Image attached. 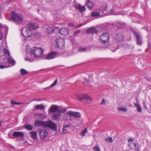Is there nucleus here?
I'll list each match as a JSON object with an SVG mask.
<instances>
[{"instance_id":"f257e3e1","label":"nucleus","mask_w":151,"mask_h":151,"mask_svg":"<svg viewBox=\"0 0 151 151\" xmlns=\"http://www.w3.org/2000/svg\"><path fill=\"white\" fill-rule=\"evenodd\" d=\"M26 52L29 54V55L35 59L40 58L43 52V50L41 47H33L30 48L29 46L26 47Z\"/></svg>"},{"instance_id":"f03ea898","label":"nucleus","mask_w":151,"mask_h":151,"mask_svg":"<svg viewBox=\"0 0 151 151\" xmlns=\"http://www.w3.org/2000/svg\"><path fill=\"white\" fill-rule=\"evenodd\" d=\"M11 19L16 22H21L23 20L22 16L14 12H13L12 13Z\"/></svg>"},{"instance_id":"7ed1b4c3","label":"nucleus","mask_w":151,"mask_h":151,"mask_svg":"<svg viewBox=\"0 0 151 151\" xmlns=\"http://www.w3.org/2000/svg\"><path fill=\"white\" fill-rule=\"evenodd\" d=\"M57 52L56 51H52L49 52L46 55H44L42 56L43 59L51 60L57 57Z\"/></svg>"},{"instance_id":"20e7f679","label":"nucleus","mask_w":151,"mask_h":151,"mask_svg":"<svg viewBox=\"0 0 151 151\" xmlns=\"http://www.w3.org/2000/svg\"><path fill=\"white\" fill-rule=\"evenodd\" d=\"M114 41L117 42H122L124 38V35L120 32L116 33L114 36Z\"/></svg>"},{"instance_id":"39448f33","label":"nucleus","mask_w":151,"mask_h":151,"mask_svg":"<svg viewBox=\"0 0 151 151\" xmlns=\"http://www.w3.org/2000/svg\"><path fill=\"white\" fill-rule=\"evenodd\" d=\"M22 35L26 37H30L32 36V33L30 29L27 27H23L21 32Z\"/></svg>"},{"instance_id":"423d86ee","label":"nucleus","mask_w":151,"mask_h":151,"mask_svg":"<svg viewBox=\"0 0 151 151\" xmlns=\"http://www.w3.org/2000/svg\"><path fill=\"white\" fill-rule=\"evenodd\" d=\"M45 127L49 128L54 131H56L57 130L56 124L54 122L50 121L45 122Z\"/></svg>"},{"instance_id":"0eeeda50","label":"nucleus","mask_w":151,"mask_h":151,"mask_svg":"<svg viewBox=\"0 0 151 151\" xmlns=\"http://www.w3.org/2000/svg\"><path fill=\"white\" fill-rule=\"evenodd\" d=\"M56 47L60 49H63L65 46V41L63 39H57L56 40Z\"/></svg>"},{"instance_id":"6e6552de","label":"nucleus","mask_w":151,"mask_h":151,"mask_svg":"<svg viewBox=\"0 0 151 151\" xmlns=\"http://www.w3.org/2000/svg\"><path fill=\"white\" fill-rule=\"evenodd\" d=\"M109 38V35L107 33H105L102 34L99 37L101 42L105 43L108 42Z\"/></svg>"},{"instance_id":"1a4fd4ad","label":"nucleus","mask_w":151,"mask_h":151,"mask_svg":"<svg viewBox=\"0 0 151 151\" xmlns=\"http://www.w3.org/2000/svg\"><path fill=\"white\" fill-rule=\"evenodd\" d=\"M133 33L137 38L136 43L137 45H141L142 44V40L140 34L138 32L135 31H134Z\"/></svg>"},{"instance_id":"9d476101","label":"nucleus","mask_w":151,"mask_h":151,"mask_svg":"<svg viewBox=\"0 0 151 151\" xmlns=\"http://www.w3.org/2000/svg\"><path fill=\"white\" fill-rule=\"evenodd\" d=\"M98 32V30L95 27H91L87 29L86 30V32L87 34H96Z\"/></svg>"},{"instance_id":"9b49d317","label":"nucleus","mask_w":151,"mask_h":151,"mask_svg":"<svg viewBox=\"0 0 151 151\" xmlns=\"http://www.w3.org/2000/svg\"><path fill=\"white\" fill-rule=\"evenodd\" d=\"M77 98L80 100H82L83 99H90L91 101V99L90 96H88L87 94L83 95L79 94L77 96Z\"/></svg>"},{"instance_id":"f8f14e48","label":"nucleus","mask_w":151,"mask_h":151,"mask_svg":"<svg viewBox=\"0 0 151 151\" xmlns=\"http://www.w3.org/2000/svg\"><path fill=\"white\" fill-rule=\"evenodd\" d=\"M45 122L40 120H35L34 123V126L35 127H39L41 126L43 127H45Z\"/></svg>"},{"instance_id":"ddd939ff","label":"nucleus","mask_w":151,"mask_h":151,"mask_svg":"<svg viewBox=\"0 0 151 151\" xmlns=\"http://www.w3.org/2000/svg\"><path fill=\"white\" fill-rule=\"evenodd\" d=\"M12 136L14 137H20L23 138L24 137V134L22 132L15 131L13 134Z\"/></svg>"},{"instance_id":"4468645a","label":"nucleus","mask_w":151,"mask_h":151,"mask_svg":"<svg viewBox=\"0 0 151 151\" xmlns=\"http://www.w3.org/2000/svg\"><path fill=\"white\" fill-rule=\"evenodd\" d=\"M59 30L60 33L63 35L67 36L69 34V29L67 28H62Z\"/></svg>"},{"instance_id":"2eb2a0df","label":"nucleus","mask_w":151,"mask_h":151,"mask_svg":"<svg viewBox=\"0 0 151 151\" xmlns=\"http://www.w3.org/2000/svg\"><path fill=\"white\" fill-rule=\"evenodd\" d=\"M67 113L69 114V116L71 117V116L76 117H79L80 116V113L78 112H73L72 111H68Z\"/></svg>"},{"instance_id":"dca6fc26","label":"nucleus","mask_w":151,"mask_h":151,"mask_svg":"<svg viewBox=\"0 0 151 151\" xmlns=\"http://www.w3.org/2000/svg\"><path fill=\"white\" fill-rule=\"evenodd\" d=\"M47 135V132L46 130L42 129L40 133V138L41 139H44Z\"/></svg>"},{"instance_id":"f3484780","label":"nucleus","mask_w":151,"mask_h":151,"mask_svg":"<svg viewBox=\"0 0 151 151\" xmlns=\"http://www.w3.org/2000/svg\"><path fill=\"white\" fill-rule=\"evenodd\" d=\"M28 26L30 29H36L38 28V25L35 23H29L28 24Z\"/></svg>"},{"instance_id":"a211bd4d","label":"nucleus","mask_w":151,"mask_h":151,"mask_svg":"<svg viewBox=\"0 0 151 151\" xmlns=\"http://www.w3.org/2000/svg\"><path fill=\"white\" fill-rule=\"evenodd\" d=\"M58 106L55 105H52L48 111L51 112L55 113L58 110Z\"/></svg>"},{"instance_id":"6ab92c4d","label":"nucleus","mask_w":151,"mask_h":151,"mask_svg":"<svg viewBox=\"0 0 151 151\" xmlns=\"http://www.w3.org/2000/svg\"><path fill=\"white\" fill-rule=\"evenodd\" d=\"M86 5L89 8V9L90 10V9L93 6V4L90 0H88L86 1Z\"/></svg>"},{"instance_id":"aec40b11","label":"nucleus","mask_w":151,"mask_h":151,"mask_svg":"<svg viewBox=\"0 0 151 151\" xmlns=\"http://www.w3.org/2000/svg\"><path fill=\"white\" fill-rule=\"evenodd\" d=\"M29 135L34 140H35L37 139V133L36 132L32 131L30 133Z\"/></svg>"},{"instance_id":"412c9836","label":"nucleus","mask_w":151,"mask_h":151,"mask_svg":"<svg viewBox=\"0 0 151 151\" xmlns=\"http://www.w3.org/2000/svg\"><path fill=\"white\" fill-rule=\"evenodd\" d=\"M67 111L66 108H65L63 109L62 107L59 106H58V110L57 111L59 113H64Z\"/></svg>"},{"instance_id":"4be33fe9","label":"nucleus","mask_w":151,"mask_h":151,"mask_svg":"<svg viewBox=\"0 0 151 151\" xmlns=\"http://www.w3.org/2000/svg\"><path fill=\"white\" fill-rule=\"evenodd\" d=\"M61 115L59 114H55L52 116V118L54 120L58 121L60 119Z\"/></svg>"},{"instance_id":"5701e85b","label":"nucleus","mask_w":151,"mask_h":151,"mask_svg":"<svg viewBox=\"0 0 151 151\" xmlns=\"http://www.w3.org/2000/svg\"><path fill=\"white\" fill-rule=\"evenodd\" d=\"M125 25L124 23H121V22H118L116 24V26L119 29H122Z\"/></svg>"},{"instance_id":"b1692460","label":"nucleus","mask_w":151,"mask_h":151,"mask_svg":"<svg viewBox=\"0 0 151 151\" xmlns=\"http://www.w3.org/2000/svg\"><path fill=\"white\" fill-rule=\"evenodd\" d=\"M54 27H48L46 29V33L48 34H50L54 32Z\"/></svg>"},{"instance_id":"393cba45","label":"nucleus","mask_w":151,"mask_h":151,"mask_svg":"<svg viewBox=\"0 0 151 151\" xmlns=\"http://www.w3.org/2000/svg\"><path fill=\"white\" fill-rule=\"evenodd\" d=\"M76 7L80 11H84L86 10V8L84 6H81L80 5L76 6Z\"/></svg>"},{"instance_id":"a878e982","label":"nucleus","mask_w":151,"mask_h":151,"mask_svg":"<svg viewBox=\"0 0 151 151\" xmlns=\"http://www.w3.org/2000/svg\"><path fill=\"white\" fill-rule=\"evenodd\" d=\"M99 16H100V13L97 12H92L91 14V16L95 18Z\"/></svg>"},{"instance_id":"bb28decb","label":"nucleus","mask_w":151,"mask_h":151,"mask_svg":"<svg viewBox=\"0 0 151 151\" xmlns=\"http://www.w3.org/2000/svg\"><path fill=\"white\" fill-rule=\"evenodd\" d=\"M24 128L28 130H31L33 129V126L30 124L24 125Z\"/></svg>"},{"instance_id":"cd10ccee","label":"nucleus","mask_w":151,"mask_h":151,"mask_svg":"<svg viewBox=\"0 0 151 151\" xmlns=\"http://www.w3.org/2000/svg\"><path fill=\"white\" fill-rule=\"evenodd\" d=\"M58 82V79H56L55 81H54V83L51 84L50 86L47 87H46L44 89H50L51 87H52L55 86L56 84Z\"/></svg>"},{"instance_id":"c85d7f7f","label":"nucleus","mask_w":151,"mask_h":151,"mask_svg":"<svg viewBox=\"0 0 151 151\" xmlns=\"http://www.w3.org/2000/svg\"><path fill=\"white\" fill-rule=\"evenodd\" d=\"M35 114L37 116H38L39 119H44L45 118V115L42 114L36 113Z\"/></svg>"},{"instance_id":"c756f323","label":"nucleus","mask_w":151,"mask_h":151,"mask_svg":"<svg viewBox=\"0 0 151 151\" xmlns=\"http://www.w3.org/2000/svg\"><path fill=\"white\" fill-rule=\"evenodd\" d=\"M134 106L137 108V111L138 112H141L142 111L141 107L137 103H135L134 104Z\"/></svg>"},{"instance_id":"7c9ffc66","label":"nucleus","mask_w":151,"mask_h":151,"mask_svg":"<svg viewBox=\"0 0 151 151\" xmlns=\"http://www.w3.org/2000/svg\"><path fill=\"white\" fill-rule=\"evenodd\" d=\"M45 108L44 106L42 104H37L35 106V108L37 109L42 110Z\"/></svg>"},{"instance_id":"2f4dec72","label":"nucleus","mask_w":151,"mask_h":151,"mask_svg":"<svg viewBox=\"0 0 151 151\" xmlns=\"http://www.w3.org/2000/svg\"><path fill=\"white\" fill-rule=\"evenodd\" d=\"M20 73L22 75H24L28 73V72L24 69L22 68L20 69Z\"/></svg>"},{"instance_id":"473e14b6","label":"nucleus","mask_w":151,"mask_h":151,"mask_svg":"<svg viewBox=\"0 0 151 151\" xmlns=\"http://www.w3.org/2000/svg\"><path fill=\"white\" fill-rule=\"evenodd\" d=\"M87 132V128H86L84 130H83L81 133L80 134V135L82 137H83L85 135V134Z\"/></svg>"},{"instance_id":"72a5a7b5","label":"nucleus","mask_w":151,"mask_h":151,"mask_svg":"<svg viewBox=\"0 0 151 151\" xmlns=\"http://www.w3.org/2000/svg\"><path fill=\"white\" fill-rule=\"evenodd\" d=\"M132 144L133 145V146L134 147L135 149L137 151H139V148L138 147V145L132 142Z\"/></svg>"},{"instance_id":"f704fd0d","label":"nucleus","mask_w":151,"mask_h":151,"mask_svg":"<svg viewBox=\"0 0 151 151\" xmlns=\"http://www.w3.org/2000/svg\"><path fill=\"white\" fill-rule=\"evenodd\" d=\"M4 53L6 57H9L10 55V53L9 51L6 49L4 50Z\"/></svg>"},{"instance_id":"c9c22d12","label":"nucleus","mask_w":151,"mask_h":151,"mask_svg":"<svg viewBox=\"0 0 151 151\" xmlns=\"http://www.w3.org/2000/svg\"><path fill=\"white\" fill-rule=\"evenodd\" d=\"M11 104L12 105L16 104L18 105H19L22 104V103H20L19 102L14 101L12 100H11Z\"/></svg>"},{"instance_id":"e433bc0d","label":"nucleus","mask_w":151,"mask_h":151,"mask_svg":"<svg viewBox=\"0 0 151 151\" xmlns=\"http://www.w3.org/2000/svg\"><path fill=\"white\" fill-rule=\"evenodd\" d=\"M118 109L119 111H121L123 112L126 111H127V109L126 107L118 108Z\"/></svg>"},{"instance_id":"4c0bfd02","label":"nucleus","mask_w":151,"mask_h":151,"mask_svg":"<svg viewBox=\"0 0 151 151\" xmlns=\"http://www.w3.org/2000/svg\"><path fill=\"white\" fill-rule=\"evenodd\" d=\"M118 45H116L115 44V46H114V47H110V49L111 50H112L113 52H115L117 49H118V48H117L116 47H115L116 46Z\"/></svg>"},{"instance_id":"58836bf2","label":"nucleus","mask_w":151,"mask_h":151,"mask_svg":"<svg viewBox=\"0 0 151 151\" xmlns=\"http://www.w3.org/2000/svg\"><path fill=\"white\" fill-rule=\"evenodd\" d=\"M68 114H69L67 112L65 114L63 117L64 119L65 120H68L69 119V117L68 116Z\"/></svg>"},{"instance_id":"ea45409f","label":"nucleus","mask_w":151,"mask_h":151,"mask_svg":"<svg viewBox=\"0 0 151 151\" xmlns=\"http://www.w3.org/2000/svg\"><path fill=\"white\" fill-rule=\"evenodd\" d=\"M34 36L35 38H38L41 36V34L39 32H35L34 34Z\"/></svg>"},{"instance_id":"a19ab883","label":"nucleus","mask_w":151,"mask_h":151,"mask_svg":"<svg viewBox=\"0 0 151 151\" xmlns=\"http://www.w3.org/2000/svg\"><path fill=\"white\" fill-rule=\"evenodd\" d=\"M87 50V49L85 48H80L79 49V51L81 52H86Z\"/></svg>"},{"instance_id":"79ce46f5","label":"nucleus","mask_w":151,"mask_h":151,"mask_svg":"<svg viewBox=\"0 0 151 151\" xmlns=\"http://www.w3.org/2000/svg\"><path fill=\"white\" fill-rule=\"evenodd\" d=\"M7 61L9 63H10L12 64H14L15 62V61L13 59H12L10 58L8 59Z\"/></svg>"},{"instance_id":"37998d69","label":"nucleus","mask_w":151,"mask_h":151,"mask_svg":"<svg viewBox=\"0 0 151 151\" xmlns=\"http://www.w3.org/2000/svg\"><path fill=\"white\" fill-rule=\"evenodd\" d=\"M93 149L95 151H101L100 149L98 146L94 147L93 148Z\"/></svg>"},{"instance_id":"c03bdc74","label":"nucleus","mask_w":151,"mask_h":151,"mask_svg":"<svg viewBox=\"0 0 151 151\" xmlns=\"http://www.w3.org/2000/svg\"><path fill=\"white\" fill-rule=\"evenodd\" d=\"M105 140L106 141L110 142L111 143H112L113 142V140L112 138L111 137L106 138L105 139Z\"/></svg>"},{"instance_id":"a18cd8bd","label":"nucleus","mask_w":151,"mask_h":151,"mask_svg":"<svg viewBox=\"0 0 151 151\" xmlns=\"http://www.w3.org/2000/svg\"><path fill=\"white\" fill-rule=\"evenodd\" d=\"M81 32V31L80 29H78V30H76L74 33V35H76V34L78 33H80Z\"/></svg>"},{"instance_id":"49530a36","label":"nucleus","mask_w":151,"mask_h":151,"mask_svg":"<svg viewBox=\"0 0 151 151\" xmlns=\"http://www.w3.org/2000/svg\"><path fill=\"white\" fill-rule=\"evenodd\" d=\"M105 101L104 99H102L101 102V105H103L105 104Z\"/></svg>"},{"instance_id":"de8ad7c7","label":"nucleus","mask_w":151,"mask_h":151,"mask_svg":"<svg viewBox=\"0 0 151 151\" xmlns=\"http://www.w3.org/2000/svg\"><path fill=\"white\" fill-rule=\"evenodd\" d=\"M6 68V66L4 65H0V69H3Z\"/></svg>"},{"instance_id":"09e8293b","label":"nucleus","mask_w":151,"mask_h":151,"mask_svg":"<svg viewBox=\"0 0 151 151\" xmlns=\"http://www.w3.org/2000/svg\"><path fill=\"white\" fill-rule=\"evenodd\" d=\"M2 33L1 32V31H0V40L2 38Z\"/></svg>"},{"instance_id":"8fccbe9b","label":"nucleus","mask_w":151,"mask_h":151,"mask_svg":"<svg viewBox=\"0 0 151 151\" xmlns=\"http://www.w3.org/2000/svg\"><path fill=\"white\" fill-rule=\"evenodd\" d=\"M132 145L133 146V145L132 144V143H130V144H128V146L131 148H133V147H132Z\"/></svg>"},{"instance_id":"3c124183","label":"nucleus","mask_w":151,"mask_h":151,"mask_svg":"<svg viewBox=\"0 0 151 151\" xmlns=\"http://www.w3.org/2000/svg\"><path fill=\"white\" fill-rule=\"evenodd\" d=\"M8 136L9 137V138H11V139H13V137H14L12 135V136H11V134H10V133H9V134H8Z\"/></svg>"},{"instance_id":"603ef678","label":"nucleus","mask_w":151,"mask_h":151,"mask_svg":"<svg viewBox=\"0 0 151 151\" xmlns=\"http://www.w3.org/2000/svg\"><path fill=\"white\" fill-rule=\"evenodd\" d=\"M85 82L88 83L90 82V81L88 79H87L86 78H85Z\"/></svg>"},{"instance_id":"864d4df0","label":"nucleus","mask_w":151,"mask_h":151,"mask_svg":"<svg viewBox=\"0 0 151 151\" xmlns=\"http://www.w3.org/2000/svg\"><path fill=\"white\" fill-rule=\"evenodd\" d=\"M133 141V140L132 139V138H130V139H128V142H132Z\"/></svg>"},{"instance_id":"5fc2aeb1","label":"nucleus","mask_w":151,"mask_h":151,"mask_svg":"<svg viewBox=\"0 0 151 151\" xmlns=\"http://www.w3.org/2000/svg\"><path fill=\"white\" fill-rule=\"evenodd\" d=\"M70 125L69 124H67L65 125L64 127V128H67L70 127Z\"/></svg>"},{"instance_id":"6e6d98bb","label":"nucleus","mask_w":151,"mask_h":151,"mask_svg":"<svg viewBox=\"0 0 151 151\" xmlns=\"http://www.w3.org/2000/svg\"><path fill=\"white\" fill-rule=\"evenodd\" d=\"M82 25V24H79L78 25L77 27H81Z\"/></svg>"},{"instance_id":"4d7b16f0","label":"nucleus","mask_w":151,"mask_h":151,"mask_svg":"<svg viewBox=\"0 0 151 151\" xmlns=\"http://www.w3.org/2000/svg\"><path fill=\"white\" fill-rule=\"evenodd\" d=\"M24 59L25 60V61L30 60L29 59V58H25Z\"/></svg>"},{"instance_id":"13d9d810","label":"nucleus","mask_w":151,"mask_h":151,"mask_svg":"<svg viewBox=\"0 0 151 151\" xmlns=\"http://www.w3.org/2000/svg\"><path fill=\"white\" fill-rule=\"evenodd\" d=\"M148 44L149 47H151V45L149 42L148 43Z\"/></svg>"},{"instance_id":"bf43d9fd","label":"nucleus","mask_w":151,"mask_h":151,"mask_svg":"<svg viewBox=\"0 0 151 151\" xmlns=\"http://www.w3.org/2000/svg\"><path fill=\"white\" fill-rule=\"evenodd\" d=\"M1 10V5L0 4V11Z\"/></svg>"},{"instance_id":"052dcab7","label":"nucleus","mask_w":151,"mask_h":151,"mask_svg":"<svg viewBox=\"0 0 151 151\" xmlns=\"http://www.w3.org/2000/svg\"><path fill=\"white\" fill-rule=\"evenodd\" d=\"M54 27L55 28V29H58V27L56 26H55Z\"/></svg>"},{"instance_id":"680f3d73","label":"nucleus","mask_w":151,"mask_h":151,"mask_svg":"<svg viewBox=\"0 0 151 151\" xmlns=\"http://www.w3.org/2000/svg\"><path fill=\"white\" fill-rule=\"evenodd\" d=\"M35 101H39L40 100L38 99H35L34 100Z\"/></svg>"},{"instance_id":"e2e57ef3","label":"nucleus","mask_w":151,"mask_h":151,"mask_svg":"<svg viewBox=\"0 0 151 151\" xmlns=\"http://www.w3.org/2000/svg\"><path fill=\"white\" fill-rule=\"evenodd\" d=\"M1 122H0V126L1 125Z\"/></svg>"},{"instance_id":"0e129e2a","label":"nucleus","mask_w":151,"mask_h":151,"mask_svg":"<svg viewBox=\"0 0 151 151\" xmlns=\"http://www.w3.org/2000/svg\"><path fill=\"white\" fill-rule=\"evenodd\" d=\"M50 0V1H49V2H50V1H52V0Z\"/></svg>"},{"instance_id":"69168bd1","label":"nucleus","mask_w":151,"mask_h":151,"mask_svg":"<svg viewBox=\"0 0 151 151\" xmlns=\"http://www.w3.org/2000/svg\"><path fill=\"white\" fill-rule=\"evenodd\" d=\"M141 50V49H138V50Z\"/></svg>"},{"instance_id":"338daca9","label":"nucleus","mask_w":151,"mask_h":151,"mask_svg":"<svg viewBox=\"0 0 151 151\" xmlns=\"http://www.w3.org/2000/svg\"><path fill=\"white\" fill-rule=\"evenodd\" d=\"M66 151H68V150H66Z\"/></svg>"}]
</instances>
